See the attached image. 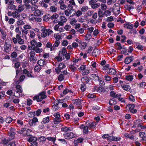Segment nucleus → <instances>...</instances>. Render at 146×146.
Wrapping results in <instances>:
<instances>
[{"instance_id":"nucleus-22","label":"nucleus","mask_w":146,"mask_h":146,"mask_svg":"<svg viewBox=\"0 0 146 146\" xmlns=\"http://www.w3.org/2000/svg\"><path fill=\"white\" fill-rule=\"evenodd\" d=\"M50 15L48 14H46L43 17V20L45 21H48L50 19Z\"/></svg>"},{"instance_id":"nucleus-27","label":"nucleus","mask_w":146,"mask_h":146,"mask_svg":"<svg viewBox=\"0 0 146 146\" xmlns=\"http://www.w3.org/2000/svg\"><path fill=\"white\" fill-rule=\"evenodd\" d=\"M16 92H22L23 90L21 86L20 85H17L16 87Z\"/></svg>"},{"instance_id":"nucleus-56","label":"nucleus","mask_w":146,"mask_h":146,"mask_svg":"<svg viewBox=\"0 0 146 146\" xmlns=\"http://www.w3.org/2000/svg\"><path fill=\"white\" fill-rule=\"evenodd\" d=\"M104 78L106 81H109L111 80V78L108 75L106 74Z\"/></svg>"},{"instance_id":"nucleus-45","label":"nucleus","mask_w":146,"mask_h":146,"mask_svg":"<svg viewBox=\"0 0 146 146\" xmlns=\"http://www.w3.org/2000/svg\"><path fill=\"white\" fill-rule=\"evenodd\" d=\"M41 68V66L39 65H37L36 66L34 69L35 72H39Z\"/></svg>"},{"instance_id":"nucleus-41","label":"nucleus","mask_w":146,"mask_h":146,"mask_svg":"<svg viewBox=\"0 0 146 146\" xmlns=\"http://www.w3.org/2000/svg\"><path fill=\"white\" fill-rule=\"evenodd\" d=\"M126 79L129 81H131L133 79V76L132 75H129L125 76Z\"/></svg>"},{"instance_id":"nucleus-1","label":"nucleus","mask_w":146,"mask_h":146,"mask_svg":"<svg viewBox=\"0 0 146 146\" xmlns=\"http://www.w3.org/2000/svg\"><path fill=\"white\" fill-rule=\"evenodd\" d=\"M42 45L40 42H38L36 45L33 47V50L36 53H41L43 50V49L41 47Z\"/></svg>"},{"instance_id":"nucleus-16","label":"nucleus","mask_w":146,"mask_h":146,"mask_svg":"<svg viewBox=\"0 0 146 146\" xmlns=\"http://www.w3.org/2000/svg\"><path fill=\"white\" fill-rule=\"evenodd\" d=\"M139 135L140 137L142 138L143 141H146V135L145 133L144 132H141L139 133Z\"/></svg>"},{"instance_id":"nucleus-61","label":"nucleus","mask_w":146,"mask_h":146,"mask_svg":"<svg viewBox=\"0 0 146 146\" xmlns=\"http://www.w3.org/2000/svg\"><path fill=\"white\" fill-rule=\"evenodd\" d=\"M36 17V15L33 14L31 15L29 17L30 19L32 21H34Z\"/></svg>"},{"instance_id":"nucleus-37","label":"nucleus","mask_w":146,"mask_h":146,"mask_svg":"<svg viewBox=\"0 0 146 146\" xmlns=\"http://www.w3.org/2000/svg\"><path fill=\"white\" fill-rule=\"evenodd\" d=\"M100 3H95L91 5L92 8L93 9H96L99 7L100 5Z\"/></svg>"},{"instance_id":"nucleus-9","label":"nucleus","mask_w":146,"mask_h":146,"mask_svg":"<svg viewBox=\"0 0 146 146\" xmlns=\"http://www.w3.org/2000/svg\"><path fill=\"white\" fill-rule=\"evenodd\" d=\"M54 116L55 117V118L54 119V121L58 122H60L61 121L60 120V115L58 112L54 114Z\"/></svg>"},{"instance_id":"nucleus-23","label":"nucleus","mask_w":146,"mask_h":146,"mask_svg":"<svg viewBox=\"0 0 146 146\" xmlns=\"http://www.w3.org/2000/svg\"><path fill=\"white\" fill-rule=\"evenodd\" d=\"M121 86L124 90L127 91H129L131 89V87L129 85L124 84L123 85H121Z\"/></svg>"},{"instance_id":"nucleus-20","label":"nucleus","mask_w":146,"mask_h":146,"mask_svg":"<svg viewBox=\"0 0 146 146\" xmlns=\"http://www.w3.org/2000/svg\"><path fill=\"white\" fill-rule=\"evenodd\" d=\"M36 138L34 136H31L28 139L27 141L29 142H33L36 141L37 140Z\"/></svg>"},{"instance_id":"nucleus-31","label":"nucleus","mask_w":146,"mask_h":146,"mask_svg":"<svg viewBox=\"0 0 146 146\" xmlns=\"http://www.w3.org/2000/svg\"><path fill=\"white\" fill-rule=\"evenodd\" d=\"M73 101L74 102V104H76L77 105H80L81 103V100L80 99H76Z\"/></svg>"},{"instance_id":"nucleus-38","label":"nucleus","mask_w":146,"mask_h":146,"mask_svg":"<svg viewBox=\"0 0 146 146\" xmlns=\"http://www.w3.org/2000/svg\"><path fill=\"white\" fill-rule=\"evenodd\" d=\"M83 140V138H79L76 140H75L74 141V144L76 145L77 143H80L82 142Z\"/></svg>"},{"instance_id":"nucleus-19","label":"nucleus","mask_w":146,"mask_h":146,"mask_svg":"<svg viewBox=\"0 0 146 146\" xmlns=\"http://www.w3.org/2000/svg\"><path fill=\"white\" fill-rule=\"evenodd\" d=\"M111 137H112V138H108V140L110 141H119L120 139V138L119 137H115L112 136Z\"/></svg>"},{"instance_id":"nucleus-32","label":"nucleus","mask_w":146,"mask_h":146,"mask_svg":"<svg viewBox=\"0 0 146 146\" xmlns=\"http://www.w3.org/2000/svg\"><path fill=\"white\" fill-rule=\"evenodd\" d=\"M124 27L127 29H131L133 27V25L132 24H126L124 25Z\"/></svg>"},{"instance_id":"nucleus-2","label":"nucleus","mask_w":146,"mask_h":146,"mask_svg":"<svg viewBox=\"0 0 146 146\" xmlns=\"http://www.w3.org/2000/svg\"><path fill=\"white\" fill-rule=\"evenodd\" d=\"M60 21H58V23L60 24L61 26H63L64 25V23H66L67 20L65 16H61L60 17Z\"/></svg>"},{"instance_id":"nucleus-21","label":"nucleus","mask_w":146,"mask_h":146,"mask_svg":"<svg viewBox=\"0 0 146 146\" xmlns=\"http://www.w3.org/2000/svg\"><path fill=\"white\" fill-rule=\"evenodd\" d=\"M40 96L38 94V95H36L33 98V100H36L37 102H39L43 100L40 99Z\"/></svg>"},{"instance_id":"nucleus-11","label":"nucleus","mask_w":146,"mask_h":146,"mask_svg":"<svg viewBox=\"0 0 146 146\" xmlns=\"http://www.w3.org/2000/svg\"><path fill=\"white\" fill-rule=\"evenodd\" d=\"M45 28H43L41 30L42 33L41 34V36L42 37L44 38L46 36L48 35V33Z\"/></svg>"},{"instance_id":"nucleus-7","label":"nucleus","mask_w":146,"mask_h":146,"mask_svg":"<svg viewBox=\"0 0 146 146\" xmlns=\"http://www.w3.org/2000/svg\"><path fill=\"white\" fill-rule=\"evenodd\" d=\"M19 11H17V9H16L15 11L13 12L12 17L15 19H19L20 17V14Z\"/></svg>"},{"instance_id":"nucleus-36","label":"nucleus","mask_w":146,"mask_h":146,"mask_svg":"<svg viewBox=\"0 0 146 146\" xmlns=\"http://www.w3.org/2000/svg\"><path fill=\"white\" fill-rule=\"evenodd\" d=\"M18 20L17 22V24L18 25L20 26L24 25L25 24L24 22L22 19H18Z\"/></svg>"},{"instance_id":"nucleus-49","label":"nucleus","mask_w":146,"mask_h":146,"mask_svg":"<svg viewBox=\"0 0 146 146\" xmlns=\"http://www.w3.org/2000/svg\"><path fill=\"white\" fill-rule=\"evenodd\" d=\"M46 139L49 141H51L53 142H54L56 141V138L55 137H48Z\"/></svg>"},{"instance_id":"nucleus-63","label":"nucleus","mask_w":146,"mask_h":146,"mask_svg":"<svg viewBox=\"0 0 146 146\" xmlns=\"http://www.w3.org/2000/svg\"><path fill=\"white\" fill-rule=\"evenodd\" d=\"M35 115V112H33L29 113L27 115L29 117H33V115Z\"/></svg>"},{"instance_id":"nucleus-57","label":"nucleus","mask_w":146,"mask_h":146,"mask_svg":"<svg viewBox=\"0 0 146 146\" xmlns=\"http://www.w3.org/2000/svg\"><path fill=\"white\" fill-rule=\"evenodd\" d=\"M88 9V7L87 6H85L82 7L81 9V11L82 12H85L86 11H87Z\"/></svg>"},{"instance_id":"nucleus-54","label":"nucleus","mask_w":146,"mask_h":146,"mask_svg":"<svg viewBox=\"0 0 146 146\" xmlns=\"http://www.w3.org/2000/svg\"><path fill=\"white\" fill-rule=\"evenodd\" d=\"M30 42L31 45L33 46V47L36 46L37 43L36 41L34 39L31 40Z\"/></svg>"},{"instance_id":"nucleus-46","label":"nucleus","mask_w":146,"mask_h":146,"mask_svg":"<svg viewBox=\"0 0 146 146\" xmlns=\"http://www.w3.org/2000/svg\"><path fill=\"white\" fill-rule=\"evenodd\" d=\"M23 7V6L22 4H20L18 6V9H17V11H19L20 12L21 11H23L24 10Z\"/></svg>"},{"instance_id":"nucleus-58","label":"nucleus","mask_w":146,"mask_h":146,"mask_svg":"<svg viewBox=\"0 0 146 146\" xmlns=\"http://www.w3.org/2000/svg\"><path fill=\"white\" fill-rule=\"evenodd\" d=\"M86 88V86L85 84H82L81 85L80 89L83 92L85 91Z\"/></svg>"},{"instance_id":"nucleus-30","label":"nucleus","mask_w":146,"mask_h":146,"mask_svg":"<svg viewBox=\"0 0 146 146\" xmlns=\"http://www.w3.org/2000/svg\"><path fill=\"white\" fill-rule=\"evenodd\" d=\"M50 9L51 11L53 12H55L57 11V8L55 7V6L53 5L50 7Z\"/></svg>"},{"instance_id":"nucleus-24","label":"nucleus","mask_w":146,"mask_h":146,"mask_svg":"<svg viewBox=\"0 0 146 146\" xmlns=\"http://www.w3.org/2000/svg\"><path fill=\"white\" fill-rule=\"evenodd\" d=\"M37 63L39 65L43 66L45 64V61L44 60H40L37 62Z\"/></svg>"},{"instance_id":"nucleus-44","label":"nucleus","mask_w":146,"mask_h":146,"mask_svg":"<svg viewBox=\"0 0 146 146\" xmlns=\"http://www.w3.org/2000/svg\"><path fill=\"white\" fill-rule=\"evenodd\" d=\"M59 68L60 70L63 69L66 67L65 65L63 62L61 63L58 65Z\"/></svg>"},{"instance_id":"nucleus-50","label":"nucleus","mask_w":146,"mask_h":146,"mask_svg":"<svg viewBox=\"0 0 146 146\" xmlns=\"http://www.w3.org/2000/svg\"><path fill=\"white\" fill-rule=\"evenodd\" d=\"M62 53L63 55H66L67 53V52L66 48L65 47L63 48L62 49Z\"/></svg>"},{"instance_id":"nucleus-60","label":"nucleus","mask_w":146,"mask_h":146,"mask_svg":"<svg viewBox=\"0 0 146 146\" xmlns=\"http://www.w3.org/2000/svg\"><path fill=\"white\" fill-rule=\"evenodd\" d=\"M117 0H108L107 1V4L108 5H111L113 3H114Z\"/></svg>"},{"instance_id":"nucleus-53","label":"nucleus","mask_w":146,"mask_h":146,"mask_svg":"<svg viewBox=\"0 0 146 146\" xmlns=\"http://www.w3.org/2000/svg\"><path fill=\"white\" fill-rule=\"evenodd\" d=\"M18 43L20 44H24V40L21 38L18 39Z\"/></svg>"},{"instance_id":"nucleus-10","label":"nucleus","mask_w":146,"mask_h":146,"mask_svg":"<svg viewBox=\"0 0 146 146\" xmlns=\"http://www.w3.org/2000/svg\"><path fill=\"white\" fill-rule=\"evenodd\" d=\"M4 143V146H15V142L14 141H11L8 142L5 141L3 142Z\"/></svg>"},{"instance_id":"nucleus-25","label":"nucleus","mask_w":146,"mask_h":146,"mask_svg":"<svg viewBox=\"0 0 146 146\" xmlns=\"http://www.w3.org/2000/svg\"><path fill=\"white\" fill-rule=\"evenodd\" d=\"M49 121V117L48 116L43 119L42 121L41 122V123L42 124H44L48 123Z\"/></svg>"},{"instance_id":"nucleus-40","label":"nucleus","mask_w":146,"mask_h":146,"mask_svg":"<svg viewBox=\"0 0 146 146\" xmlns=\"http://www.w3.org/2000/svg\"><path fill=\"white\" fill-rule=\"evenodd\" d=\"M22 93V92H16V91H15L14 93V95L16 97L19 98L22 96V94H21Z\"/></svg>"},{"instance_id":"nucleus-35","label":"nucleus","mask_w":146,"mask_h":146,"mask_svg":"<svg viewBox=\"0 0 146 146\" xmlns=\"http://www.w3.org/2000/svg\"><path fill=\"white\" fill-rule=\"evenodd\" d=\"M109 104L110 106H111L116 104V102L115 100L114 99L111 100L109 101Z\"/></svg>"},{"instance_id":"nucleus-48","label":"nucleus","mask_w":146,"mask_h":146,"mask_svg":"<svg viewBox=\"0 0 146 146\" xmlns=\"http://www.w3.org/2000/svg\"><path fill=\"white\" fill-rule=\"evenodd\" d=\"M12 121V119L10 117H8L6 118L5 121L7 123H11Z\"/></svg>"},{"instance_id":"nucleus-26","label":"nucleus","mask_w":146,"mask_h":146,"mask_svg":"<svg viewBox=\"0 0 146 146\" xmlns=\"http://www.w3.org/2000/svg\"><path fill=\"white\" fill-rule=\"evenodd\" d=\"M16 6L14 5H8L7 7V8L8 9L13 10H16V9H16Z\"/></svg>"},{"instance_id":"nucleus-18","label":"nucleus","mask_w":146,"mask_h":146,"mask_svg":"<svg viewBox=\"0 0 146 146\" xmlns=\"http://www.w3.org/2000/svg\"><path fill=\"white\" fill-rule=\"evenodd\" d=\"M44 12L42 11H40L39 9H37L35 11V15H37L38 16H41L42 15H43Z\"/></svg>"},{"instance_id":"nucleus-17","label":"nucleus","mask_w":146,"mask_h":146,"mask_svg":"<svg viewBox=\"0 0 146 146\" xmlns=\"http://www.w3.org/2000/svg\"><path fill=\"white\" fill-rule=\"evenodd\" d=\"M72 129L70 127H62L61 128V130L62 131H64L65 132H66L68 131H72Z\"/></svg>"},{"instance_id":"nucleus-59","label":"nucleus","mask_w":146,"mask_h":146,"mask_svg":"<svg viewBox=\"0 0 146 146\" xmlns=\"http://www.w3.org/2000/svg\"><path fill=\"white\" fill-rule=\"evenodd\" d=\"M35 52L34 50L31 51L29 53L30 57H34V56L35 55Z\"/></svg>"},{"instance_id":"nucleus-62","label":"nucleus","mask_w":146,"mask_h":146,"mask_svg":"<svg viewBox=\"0 0 146 146\" xmlns=\"http://www.w3.org/2000/svg\"><path fill=\"white\" fill-rule=\"evenodd\" d=\"M64 77L62 74H61L59 75L58 77V80L59 81H62V80L64 79Z\"/></svg>"},{"instance_id":"nucleus-55","label":"nucleus","mask_w":146,"mask_h":146,"mask_svg":"<svg viewBox=\"0 0 146 146\" xmlns=\"http://www.w3.org/2000/svg\"><path fill=\"white\" fill-rule=\"evenodd\" d=\"M82 14V12L80 10H78L76 13V15L77 17H79Z\"/></svg>"},{"instance_id":"nucleus-39","label":"nucleus","mask_w":146,"mask_h":146,"mask_svg":"<svg viewBox=\"0 0 146 146\" xmlns=\"http://www.w3.org/2000/svg\"><path fill=\"white\" fill-rule=\"evenodd\" d=\"M137 86L139 88H144L146 86V83L145 82H143L139 84Z\"/></svg>"},{"instance_id":"nucleus-64","label":"nucleus","mask_w":146,"mask_h":146,"mask_svg":"<svg viewBox=\"0 0 146 146\" xmlns=\"http://www.w3.org/2000/svg\"><path fill=\"white\" fill-rule=\"evenodd\" d=\"M25 76L23 74L19 78V81L20 82L23 81L25 78Z\"/></svg>"},{"instance_id":"nucleus-52","label":"nucleus","mask_w":146,"mask_h":146,"mask_svg":"<svg viewBox=\"0 0 146 146\" xmlns=\"http://www.w3.org/2000/svg\"><path fill=\"white\" fill-rule=\"evenodd\" d=\"M110 96L113 98H117V94L113 91H112L110 92Z\"/></svg>"},{"instance_id":"nucleus-3","label":"nucleus","mask_w":146,"mask_h":146,"mask_svg":"<svg viewBox=\"0 0 146 146\" xmlns=\"http://www.w3.org/2000/svg\"><path fill=\"white\" fill-rule=\"evenodd\" d=\"M120 5L119 3H116L114 4V6L113 7V9L115 12H117L118 14L120 13Z\"/></svg>"},{"instance_id":"nucleus-6","label":"nucleus","mask_w":146,"mask_h":146,"mask_svg":"<svg viewBox=\"0 0 146 146\" xmlns=\"http://www.w3.org/2000/svg\"><path fill=\"white\" fill-rule=\"evenodd\" d=\"M86 125H87L89 127V129L94 128L95 127L96 124L95 122H90L89 121H87L86 122Z\"/></svg>"},{"instance_id":"nucleus-42","label":"nucleus","mask_w":146,"mask_h":146,"mask_svg":"<svg viewBox=\"0 0 146 146\" xmlns=\"http://www.w3.org/2000/svg\"><path fill=\"white\" fill-rule=\"evenodd\" d=\"M58 17L59 15L57 13H55L52 16H50V19L52 20L57 19L58 18Z\"/></svg>"},{"instance_id":"nucleus-15","label":"nucleus","mask_w":146,"mask_h":146,"mask_svg":"<svg viewBox=\"0 0 146 146\" xmlns=\"http://www.w3.org/2000/svg\"><path fill=\"white\" fill-rule=\"evenodd\" d=\"M116 71L113 68H110L108 69L107 73L109 74L114 75L116 74Z\"/></svg>"},{"instance_id":"nucleus-34","label":"nucleus","mask_w":146,"mask_h":146,"mask_svg":"<svg viewBox=\"0 0 146 146\" xmlns=\"http://www.w3.org/2000/svg\"><path fill=\"white\" fill-rule=\"evenodd\" d=\"M99 10L98 11V16L99 17H104V13L100 9H99Z\"/></svg>"},{"instance_id":"nucleus-14","label":"nucleus","mask_w":146,"mask_h":146,"mask_svg":"<svg viewBox=\"0 0 146 146\" xmlns=\"http://www.w3.org/2000/svg\"><path fill=\"white\" fill-rule=\"evenodd\" d=\"M23 74L26 75L28 77H33V76L32 75L31 72L26 69H24L23 70Z\"/></svg>"},{"instance_id":"nucleus-4","label":"nucleus","mask_w":146,"mask_h":146,"mask_svg":"<svg viewBox=\"0 0 146 146\" xmlns=\"http://www.w3.org/2000/svg\"><path fill=\"white\" fill-rule=\"evenodd\" d=\"M64 137L66 139H72L76 135L73 133L70 132L64 134Z\"/></svg>"},{"instance_id":"nucleus-47","label":"nucleus","mask_w":146,"mask_h":146,"mask_svg":"<svg viewBox=\"0 0 146 146\" xmlns=\"http://www.w3.org/2000/svg\"><path fill=\"white\" fill-rule=\"evenodd\" d=\"M101 8L102 10L105 11L107 9V6L106 4L102 3L101 5Z\"/></svg>"},{"instance_id":"nucleus-13","label":"nucleus","mask_w":146,"mask_h":146,"mask_svg":"<svg viewBox=\"0 0 146 146\" xmlns=\"http://www.w3.org/2000/svg\"><path fill=\"white\" fill-rule=\"evenodd\" d=\"M46 91H44L41 92L39 93V95L40 96V99H44L46 98L47 97V96L46 95Z\"/></svg>"},{"instance_id":"nucleus-8","label":"nucleus","mask_w":146,"mask_h":146,"mask_svg":"<svg viewBox=\"0 0 146 146\" xmlns=\"http://www.w3.org/2000/svg\"><path fill=\"white\" fill-rule=\"evenodd\" d=\"M134 58L133 56H130L126 57L124 61L125 63L127 64H128L133 61Z\"/></svg>"},{"instance_id":"nucleus-12","label":"nucleus","mask_w":146,"mask_h":146,"mask_svg":"<svg viewBox=\"0 0 146 146\" xmlns=\"http://www.w3.org/2000/svg\"><path fill=\"white\" fill-rule=\"evenodd\" d=\"M101 51L98 49H94L92 52V55L95 56H96L100 54Z\"/></svg>"},{"instance_id":"nucleus-51","label":"nucleus","mask_w":146,"mask_h":146,"mask_svg":"<svg viewBox=\"0 0 146 146\" xmlns=\"http://www.w3.org/2000/svg\"><path fill=\"white\" fill-rule=\"evenodd\" d=\"M84 79L85 80V82L86 83H88L91 80V79L90 78V77L87 76L84 77Z\"/></svg>"},{"instance_id":"nucleus-29","label":"nucleus","mask_w":146,"mask_h":146,"mask_svg":"<svg viewBox=\"0 0 146 146\" xmlns=\"http://www.w3.org/2000/svg\"><path fill=\"white\" fill-rule=\"evenodd\" d=\"M76 65V64H73L70 66V68L72 71L74 72L76 71L77 69V67L75 66Z\"/></svg>"},{"instance_id":"nucleus-33","label":"nucleus","mask_w":146,"mask_h":146,"mask_svg":"<svg viewBox=\"0 0 146 146\" xmlns=\"http://www.w3.org/2000/svg\"><path fill=\"white\" fill-rule=\"evenodd\" d=\"M92 77L96 81L99 80V77L97 74H92Z\"/></svg>"},{"instance_id":"nucleus-43","label":"nucleus","mask_w":146,"mask_h":146,"mask_svg":"<svg viewBox=\"0 0 146 146\" xmlns=\"http://www.w3.org/2000/svg\"><path fill=\"white\" fill-rule=\"evenodd\" d=\"M77 20L74 18H72L71 19L70 21V23L71 25H75L76 22Z\"/></svg>"},{"instance_id":"nucleus-28","label":"nucleus","mask_w":146,"mask_h":146,"mask_svg":"<svg viewBox=\"0 0 146 146\" xmlns=\"http://www.w3.org/2000/svg\"><path fill=\"white\" fill-rule=\"evenodd\" d=\"M89 127L87 125L84 126L83 128V133L85 134H87L88 132Z\"/></svg>"},{"instance_id":"nucleus-5","label":"nucleus","mask_w":146,"mask_h":146,"mask_svg":"<svg viewBox=\"0 0 146 146\" xmlns=\"http://www.w3.org/2000/svg\"><path fill=\"white\" fill-rule=\"evenodd\" d=\"M4 47V50L6 52H8L11 51V45L8 44L6 41L5 42Z\"/></svg>"}]
</instances>
